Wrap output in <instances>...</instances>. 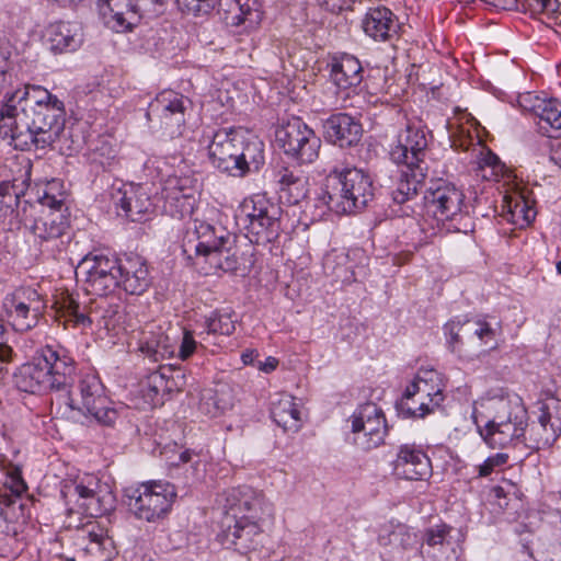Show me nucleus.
Masks as SVG:
<instances>
[{"instance_id": "nucleus-1", "label": "nucleus", "mask_w": 561, "mask_h": 561, "mask_svg": "<svg viewBox=\"0 0 561 561\" xmlns=\"http://www.w3.org/2000/svg\"><path fill=\"white\" fill-rule=\"evenodd\" d=\"M57 104L39 110L0 111V137L10 139L20 150L45 149L58 142L60 150L72 154L82 147L83 139L75 138L71 127L66 128L65 106Z\"/></svg>"}, {"instance_id": "nucleus-2", "label": "nucleus", "mask_w": 561, "mask_h": 561, "mask_svg": "<svg viewBox=\"0 0 561 561\" xmlns=\"http://www.w3.org/2000/svg\"><path fill=\"white\" fill-rule=\"evenodd\" d=\"M490 415L474 407L473 421L483 440L492 448H506L526 438L528 413L523 399L505 389H493L482 403Z\"/></svg>"}, {"instance_id": "nucleus-3", "label": "nucleus", "mask_w": 561, "mask_h": 561, "mask_svg": "<svg viewBox=\"0 0 561 561\" xmlns=\"http://www.w3.org/2000/svg\"><path fill=\"white\" fill-rule=\"evenodd\" d=\"M76 363L69 352L59 344L38 348L32 360L14 374V385L23 392L42 393L65 390L72 383Z\"/></svg>"}, {"instance_id": "nucleus-4", "label": "nucleus", "mask_w": 561, "mask_h": 561, "mask_svg": "<svg viewBox=\"0 0 561 561\" xmlns=\"http://www.w3.org/2000/svg\"><path fill=\"white\" fill-rule=\"evenodd\" d=\"M208 153L215 168L238 178L257 172L265 162L264 142L237 128L217 130Z\"/></svg>"}, {"instance_id": "nucleus-5", "label": "nucleus", "mask_w": 561, "mask_h": 561, "mask_svg": "<svg viewBox=\"0 0 561 561\" xmlns=\"http://www.w3.org/2000/svg\"><path fill=\"white\" fill-rule=\"evenodd\" d=\"M193 231H187L183 242V252H194L197 260L203 259L210 268L234 272L239 267V257L234 247V237L222 227L213 226L197 219Z\"/></svg>"}, {"instance_id": "nucleus-6", "label": "nucleus", "mask_w": 561, "mask_h": 561, "mask_svg": "<svg viewBox=\"0 0 561 561\" xmlns=\"http://www.w3.org/2000/svg\"><path fill=\"white\" fill-rule=\"evenodd\" d=\"M333 182L332 192L323 199L328 207L337 214H352L363 209L374 197L373 181L368 174L357 168L343 171L333 170L329 178Z\"/></svg>"}, {"instance_id": "nucleus-7", "label": "nucleus", "mask_w": 561, "mask_h": 561, "mask_svg": "<svg viewBox=\"0 0 561 561\" xmlns=\"http://www.w3.org/2000/svg\"><path fill=\"white\" fill-rule=\"evenodd\" d=\"M424 198L427 211L448 231L467 233L472 230L465 194L454 183L440 179L432 181Z\"/></svg>"}, {"instance_id": "nucleus-8", "label": "nucleus", "mask_w": 561, "mask_h": 561, "mask_svg": "<svg viewBox=\"0 0 561 561\" xmlns=\"http://www.w3.org/2000/svg\"><path fill=\"white\" fill-rule=\"evenodd\" d=\"M444 332L450 352L463 360L478 356L476 340L485 346L483 353L497 346L496 329L483 319H453L444 325Z\"/></svg>"}, {"instance_id": "nucleus-9", "label": "nucleus", "mask_w": 561, "mask_h": 561, "mask_svg": "<svg viewBox=\"0 0 561 561\" xmlns=\"http://www.w3.org/2000/svg\"><path fill=\"white\" fill-rule=\"evenodd\" d=\"M66 404L75 412L91 416L99 424L112 426L118 417L117 411L104 393V387L94 375L83 376L77 387L67 393Z\"/></svg>"}, {"instance_id": "nucleus-10", "label": "nucleus", "mask_w": 561, "mask_h": 561, "mask_svg": "<svg viewBox=\"0 0 561 561\" xmlns=\"http://www.w3.org/2000/svg\"><path fill=\"white\" fill-rule=\"evenodd\" d=\"M182 12L206 15L218 8L227 25L254 30L262 21L259 0H176Z\"/></svg>"}, {"instance_id": "nucleus-11", "label": "nucleus", "mask_w": 561, "mask_h": 561, "mask_svg": "<svg viewBox=\"0 0 561 561\" xmlns=\"http://www.w3.org/2000/svg\"><path fill=\"white\" fill-rule=\"evenodd\" d=\"M175 496L170 483H144L128 491L127 505L138 519L154 523L167 516Z\"/></svg>"}, {"instance_id": "nucleus-12", "label": "nucleus", "mask_w": 561, "mask_h": 561, "mask_svg": "<svg viewBox=\"0 0 561 561\" xmlns=\"http://www.w3.org/2000/svg\"><path fill=\"white\" fill-rule=\"evenodd\" d=\"M275 137L285 154L300 164L312 163L319 157L321 139L298 117L278 127Z\"/></svg>"}, {"instance_id": "nucleus-13", "label": "nucleus", "mask_w": 561, "mask_h": 561, "mask_svg": "<svg viewBox=\"0 0 561 561\" xmlns=\"http://www.w3.org/2000/svg\"><path fill=\"white\" fill-rule=\"evenodd\" d=\"M432 138V133L421 121L408 122L390 150L391 160L398 165L427 170L425 157Z\"/></svg>"}, {"instance_id": "nucleus-14", "label": "nucleus", "mask_w": 561, "mask_h": 561, "mask_svg": "<svg viewBox=\"0 0 561 561\" xmlns=\"http://www.w3.org/2000/svg\"><path fill=\"white\" fill-rule=\"evenodd\" d=\"M54 307L57 317L65 320V327L71 324L73 328L85 330L93 322H103L107 330L115 328L114 317L117 312L111 306L107 308L81 306L72 295L61 293L57 296Z\"/></svg>"}, {"instance_id": "nucleus-15", "label": "nucleus", "mask_w": 561, "mask_h": 561, "mask_svg": "<svg viewBox=\"0 0 561 561\" xmlns=\"http://www.w3.org/2000/svg\"><path fill=\"white\" fill-rule=\"evenodd\" d=\"M257 519L256 515L237 519L234 515L224 516L220 523L221 530L217 536L219 542L243 554L256 550L264 538Z\"/></svg>"}, {"instance_id": "nucleus-16", "label": "nucleus", "mask_w": 561, "mask_h": 561, "mask_svg": "<svg viewBox=\"0 0 561 561\" xmlns=\"http://www.w3.org/2000/svg\"><path fill=\"white\" fill-rule=\"evenodd\" d=\"M354 442L360 448L369 450L380 446L387 434L386 417L374 402L359 405L351 416Z\"/></svg>"}, {"instance_id": "nucleus-17", "label": "nucleus", "mask_w": 561, "mask_h": 561, "mask_svg": "<svg viewBox=\"0 0 561 561\" xmlns=\"http://www.w3.org/2000/svg\"><path fill=\"white\" fill-rule=\"evenodd\" d=\"M119 261L103 254L87 255L79 263L77 273L84 275L90 290L105 296L118 287Z\"/></svg>"}, {"instance_id": "nucleus-18", "label": "nucleus", "mask_w": 561, "mask_h": 561, "mask_svg": "<svg viewBox=\"0 0 561 561\" xmlns=\"http://www.w3.org/2000/svg\"><path fill=\"white\" fill-rule=\"evenodd\" d=\"M67 209L31 207L25 216V226L41 240L47 241L61 237L68 228Z\"/></svg>"}, {"instance_id": "nucleus-19", "label": "nucleus", "mask_w": 561, "mask_h": 561, "mask_svg": "<svg viewBox=\"0 0 561 561\" xmlns=\"http://www.w3.org/2000/svg\"><path fill=\"white\" fill-rule=\"evenodd\" d=\"M453 527L438 524L423 533L420 552L424 561H457L456 543L451 540Z\"/></svg>"}, {"instance_id": "nucleus-20", "label": "nucleus", "mask_w": 561, "mask_h": 561, "mask_svg": "<svg viewBox=\"0 0 561 561\" xmlns=\"http://www.w3.org/2000/svg\"><path fill=\"white\" fill-rule=\"evenodd\" d=\"M55 103L58 106H65L64 103L47 89L41 85L25 84L12 93H7L0 111L9 113L28 110H39L42 107H53Z\"/></svg>"}, {"instance_id": "nucleus-21", "label": "nucleus", "mask_w": 561, "mask_h": 561, "mask_svg": "<svg viewBox=\"0 0 561 561\" xmlns=\"http://www.w3.org/2000/svg\"><path fill=\"white\" fill-rule=\"evenodd\" d=\"M112 201L131 221H140L153 211L151 198L142 185L123 184L112 193Z\"/></svg>"}, {"instance_id": "nucleus-22", "label": "nucleus", "mask_w": 561, "mask_h": 561, "mask_svg": "<svg viewBox=\"0 0 561 561\" xmlns=\"http://www.w3.org/2000/svg\"><path fill=\"white\" fill-rule=\"evenodd\" d=\"M161 115V124L165 134L171 137H179L183 134L185 124V100L174 91H163L151 105Z\"/></svg>"}, {"instance_id": "nucleus-23", "label": "nucleus", "mask_w": 561, "mask_h": 561, "mask_svg": "<svg viewBox=\"0 0 561 561\" xmlns=\"http://www.w3.org/2000/svg\"><path fill=\"white\" fill-rule=\"evenodd\" d=\"M324 138L340 148L357 145L363 135L362 124L346 113L331 115L323 123Z\"/></svg>"}, {"instance_id": "nucleus-24", "label": "nucleus", "mask_w": 561, "mask_h": 561, "mask_svg": "<svg viewBox=\"0 0 561 561\" xmlns=\"http://www.w3.org/2000/svg\"><path fill=\"white\" fill-rule=\"evenodd\" d=\"M393 470L400 478L420 481L431 477L432 466L425 453L414 446L403 445L393 462Z\"/></svg>"}, {"instance_id": "nucleus-25", "label": "nucleus", "mask_w": 561, "mask_h": 561, "mask_svg": "<svg viewBox=\"0 0 561 561\" xmlns=\"http://www.w3.org/2000/svg\"><path fill=\"white\" fill-rule=\"evenodd\" d=\"M364 33L376 42H387L398 36L397 16L386 7L370 8L362 20Z\"/></svg>"}, {"instance_id": "nucleus-26", "label": "nucleus", "mask_w": 561, "mask_h": 561, "mask_svg": "<svg viewBox=\"0 0 561 561\" xmlns=\"http://www.w3.org/2000/svg\"><path fill=\"white\" fill-rule=\"evenodd\" d=\"M263 497L253 488L242 485L232 488L225 493V516L234 515L237 518L259 516Z\"/></svg>"}, {"instance_id": "nucleus-27", "label": "nucleus", "mask_w": 561, "mask_h": 561, "mask_svg": "<svg viewBox=\"0 0 561 561\" xmlns=\"http://www.w3.org/2000/svg\"><path fill=\"white\" fill-rule=\"evenodd\" d=\"M118 287L130 295L142 294L149 285L148 268L139 256L121 259L118 268Z\"/></svg>"}, {"instance_id": "nucleus-28", "label": "nucleus", "mask_w": 561, "mask_h": 561, "mask_svg": "<svg viewBox=\"0 0 561 561\" xmlns=\"http://www.w3.org/2000/svg\"><path fill=\"white\" fill-rule=\"evenodd\" d=\"M198 193V182L192 174H170L163 181L162 194L167 201L180 203L183 201L182 209L185 205L193 208L195 195Z\"/></svg>"}, {"instance_id": "nucleus-29", "label": "nucleus", "mask_w": 561, "mask_h": 561, "mask_svg": "<svg viewBox=\"0 0 561 561\" xmlns=\"http://www.w3.org/2000/svg\"><path fill=\"white\" fill-rule=\"evenodd\" d=\"M405 396L420 397L425 400L432 409L439 407L443 401V390L438 373L433 369L420 370L414 380L405 389Z\"/></svg>"}, {"instance_id": "nucleus-30", "label": "nucleus", "mask_w": 561, "mask_h": 561, "mask_svg": "<svg viewBox=\"0 0 561 561\" xmlns=\"http://www.w3.org/2000/svg\"><path fill=\"white\" fill-rule=\"evenodd\" d=\"M50 48L57 53L73 51L83 41L82 27L78 22H55L47 28Z\"/></svg>"}, {"instance_id": "nucleus-31", "label": "nucleus", "mask_w": 561, "mask_h": 561, "mask_svg": "<svg viewBox=\"0 0 561 561\" xmlns=\"http://www.w3.org/2000/svg\"><path fill=\"white\" fill-rule=\"evenodd\" d=\"M139 350L152 362L170 358L175 353V347L160 327L150 325L142 332Z\"/></svg>"}, {"instance_id": "nucleus-32", "label": "nucleus", "mask_w": 561, "mask_h": 561, "mask_svg": "<svg viewBox=\"0 0 561 561\" xmlns=\"http://www.w3.org/2000/svg\"><path fill=\"white\" fill-rule=\"evenodd\" d=\"M280 214V207L275 204L265 211V215L260 216L247 230L250 241L256 244L275 241L282 230Z\"/></svg>"}, {"instance_id": "nucleus-33", "label": "nucleus", "mask_w": 561, "mask_h": 561, "mask_svg": "<svg viewBox=\"0 0 561 561\" xmlns=\"http://www.w3.org/2000/svg\"><path fill=\"white\" fill-rule=\"evenodd\" d=\"M391 196L394 203L404 204L416 197L427 176V170L421 167H403Z\"/></svg>"}, {"instance_id": "nucleus-34", "label": "nucleus", "mask_w": 561, "mask_h": 561, "mask_svg": "<svg viewBox=\"0 0 561 561\" xmlns=\"http://www.w3.org/2000/svg\"><path fill=\"white\" fill-rule=\"evenodd\" d=\"M271 415L284 432L296 433L301 426L300 411L289 394H277V399L272 401Z\"/></svg>"}, {"instance_id": "nucleus-35", "label": "nucleus", "mask_w": 561, "mask_h": 561, "mask_svg": "<svg viewBox=\"0 0 561 561\" xmlns=\"http://www.w3.org/2000/svg\"><path fill=\"white\" fill-rule=\"evenodd\" d=\"M331 78L339 88L357 87L363 80L360 61L352 55H342L332 64Z\"/></svg>"}, {"instance_id": "nucleus-36", "label": "nucleus", "mask_w": 561, "mask_h": 561, "mask_svg": "<svg viewBox=\"0 0 561 561\" xmlns=\"http://www.w3.org/2000/svg\"><path fill=\"white\" fill-rule=\"evenodd\" d=\"M233 316V311L228 309H218L211 312L205 320L206 332L199 334L201 347L207 348L210 335H231L236 330Z\"/></svg>"}, {"instance_id": "nucleus-37", "label": "nucleus", "mask_w": 561, "mask_h": 561, "mask_svg": "<svg viewBox=\"0 0 561 561\" xmlns=\"http://www.w3.org/2000/svg\"><path fill=\"white\" fill-rule=\"evenodd\" d=\"M232 405L229 389H204L201 393L198 410L209 417H216L230 410Z\"/></svg>"}, {"instance_id": "nucleus-38", "label": "nucleus", "mask_w": 561, "mask_h": 561, "mask_svg": "<svg viewBox=\"0 0 561 561\" xmlns=\"http://www.w3.org/2000/svg\"><path fill=\"white\" fill-rule=\"evenodd\" d=\"M108 12H103L105 16H108V22L114 21V28L117 31L131 30L136 24L138 18L137 3L134 4L131 0H110L107 1Z\"/></svg>"}, {"instance_id": "nucleus-39", "label": "nucleus", "mask_w": 561, "mask_h": 561, "mask_svg": "<svg viewBox=\"0 0 561 561\" xmlns=\"http://www.w3.org/2000/svg\"><path fill=\"white\" fill-rule=\"evenodd\" d=\"M501 216L518 227L528 226L536 217V211L519 195H505L502 201Z\"/></svg>"}, {"instance_id": "nucleus-40", "label": "nucleus", "mask_w": 561, "mask_h": 561, "mask_svg": "<svg viewBox=\"0 0 561 561\" xmlns=\"http://www.w3.org/2000/svg\"><path fill=\"white\" fill-rule=\"evenodd\" d=\"M274 203L265 198L263 195H254L252 197L243 199L240 206L237 209L236 218L239 224L243 226L245 230L250 228L257 218L265 215V211L268 210Z\"/></svg>"}, {"instance_id": "nucleus-41", "label": "nucleus", "mask_w": 561, "mask_h": 561, "mask_svg": "<svg viewBox=\"0 0 561 561\" xmlns=\"http://www.w3.org/2000/svg\"><path fill=\"white\" fill-rule=\"evenodd\" d=\"M3 309L15 331L25 332L37 325L43 313L3 299Z\"/></svg>"}, {"instance_id": "nucleus-42", "label": "nucleus", "mask_w": 561, "mask_h": 561, "mask_svg": "<svg viewBox=\"0 0 561 561\" xmlns=\"http://www.w3.org/2000/svg\"><path fill=\"white\" fill-rule=\"evenodd\" d=\"M37 203L31 204V207H49L67 209L65 206L66 192L64 184L59 180H51L37 190Z\"/></svg>"}, {"instance_id": "nucleus-43", "label": "nucleus", "mask_w": 561, "mask_h": 561, "mask_svg": "<svg viewBox=\"0 0 561 561\" xmlns=\"http://www.w3.org/2000/svg\"><path fill=\"white\" fill-rule=\"evenodd\" d=\"M559 435L556 430H551L538 419L528 430L526 428V438H523L522 442L530 448L543 449L551 446Z\"/></svg>"}, {"instance_id": "nucleus-44", "label": "nucleus", "mask_w": 561, "mask_h": 561, "mask_svg": "<svg viewBox=\"0 0 561 561\" xmlns=\"http://www.w3.org/2000/svg\"><path fill=\"white\" fill-rule=\"evenodd\" d=\"M4 300L31 308L32 311L44 313L46 300L32 287H19L4 297Z\"/></svg>"}, {"instance_id": "nucleus-45", "label": "nucleus", "mask_w": 561, "mask_h": 561, "mask_svg": "<svg viewBox=\"0 0 561 561\" xmlns=\"http://www.w3.org/2000/svg\"><path fill=\"white\" fill-rule=\"evenodd\" d=\"M536 114L540 119V128L546 129L545 123L552 130H561V101L557 99L543 100L536 106Z\"/></svg>"}, {"instance_id": "nucleus-46", "label": "nucleus", "mask_w": 561, "mask_h": 561, "mask_svg": "<svg viewBox=\"0 0 561 561\" xmlns=\"http://www.w3.org/2000/svg\"><path fill=\"white\" fill-rule=\"evenodd\" d=\"M379 541L383 545H390L394 548L403 550L410 549L416 545V534L413 533L407 525L398 524L388 534L379 537Z\"/></svg>"}, {"instance_id": "nucleus-47", "label": "nucleus", "mask_w": 561, "mask_h": 561, "mask_svg": "<svg viewBox=\"0 0 561 561\" xmlns=\"http://www.w3.org/2000/svg\"><path fill=\"white\" fill-rule=\"evenodd\" d=\"M112 501L113 496L111 492L105 490L102 494V490L100 488L85 502H82L81 506L85 514L96 517L111 510Z\"/></svg>"}, {"instance_id": "nucleus-48", "label": "nucleus", "mask_w": 561, "mask_h": 561, "mask_svg": "<svg viewBox=\"0 0 561 561\" xmlns=\"http://www.w3.org/2000/svg\"><path fill=\"white\" fill-rule=\"evenodd\" d=\"M538 419L551 430H556L561 434V400L549 398L543 401Z\"/></svg>"}, {"instance_id": "nucleus-49", "label": "nucleus", "mask_w": 561, "mask_h": 561, "mask_svg": "<svg viewBox=\"0 0 561 561\" xmlns=\"http://www.w3.org/2000/svg\"><path fill=\"white\" fill-rule=\"evenodd\" d=\"M165 380L163 375L158 371L151 373L145 381L141 382V392L144 398L151 404L157 403L160 390L164 387Z\"/></svg>"}, {"instance_id": "nucleus-50", "label": "nucleus", "mask_w": 561, "mask_h": 561, "mask_svg": "<svg viewBox=\"0 0 561 561\" xmlns=\"http://www.w3.org/2000/svg\"><path fill=\"white\" fill-rule=\"evenodd\" d=\"M415 397H410L409 399L404 394L401 402L400 409L402 413L412 417H424L428 413L433 412L432 407L425 400H422L420 397L415 400Z\"/></svg>"}, {"instance_id": "nucleus-51", "label": "nucleus", "mask_w": 561, "mask_h": 561, "mask_svg": "<svg viewBox=\"0 0 561 561\" xmlns=\"http://www.w3.org/2000/svg\"><path fill=\"white\" fill-rule=\"evenodd\" d=\"M308 191V179L304 178L297 182H294L282 193L287 198L289 204L296 205L307 197Z\"/></svg>"}, {"instance_id": "nucleus-52", "label": "nucleus", "mask_w": 561, "mask_h": 561, "mask_svg": "<svg viewBox=\"0 0 561 561\" xmlns=\"http://www.w3.org/2000/svg\"><path fill=\"white\" fill-rule=\"evenodd\" d=\"M197 345L201 346L199 341L197 342L195 340L193 332L184 330L182 342L179 347V358L182 360L190 358L196 351Z\"/></svg>"}, {"instance_id": "nucleus-53", "label": "nucleus", "mask_w": 561, "mask_h": 561, "mask_svg": "<svg viewBox=\"0 0 561 561\" xmlns=\"http://www.w3.org/2000/svg\"><path fill=\"white\" fill-rule=\"evenodd\" d=\"M533 14H551L557 11L558 0H525L524 4Z\"/></svg>"}, {"instance_id": "nucleus-54", "label": "nucleus", "mask_w": 561, "mask_h": 561, "mask_svg": "<svg viewBox=\"0 0 561 561\" xmlns=\"http://www.w3.org/2000/svg\"><path fill=\"white\" fill-rule=\"evenodd\" d=\"M508 456L506 454H496L494 456L489 457L484 460L482 465L479 466V476L488 477L490 476L496 467H501L506 463Z\"/></svg>"}, {"instance_id": "nucleus-55", "label": "nucleus", "mask_w": 561, "mask_h": 561, "mask_svg": "<svg viewBox=\"0 0 561 561\" xmlns=\"http://www.w3.org/2000/svg\"><path fill=\"white\" fill-rule=\"evenodd\" d=\"M306 178L304 174L289 170L288 168H283L279 170L277 174V183L279 185V191L284 192L288 186H290L294 182Z\"/></svg>"}, {"instance_id": "nucleus-56", "label": "nucleus", "mask_w": 561, "mask_h": 561, "mask_svg": "<svg viewBox=\"0 0 561 561\" xmlns=\"http://www.w3.org/2000/svg\"><path fill=\"white\" fill-rule=\"evenodd\" d=\"M357 0H317V3L331 13H340L350 10Z\"/></svg>"}, {"instance_id": "nucleus-57", "label": "nucleus", "mask_w": 561, "mask_h": 561, "mask_svg": "<svg viewBox=\"0 0 561 561\" xmlns=\"http://www.w3.org/2000/svg\"><path fill=\"white\" fill-rule=\"evenodd\" d=\"M100 488L101 485L99 481H96L93 478H90L88 483L80 482L75 484V493L78 495L80 500L85 502Z\"/></svg>"}, {"instance_id": "nucleus-58", "label": "nucleus", "mask_w": 561, "mask_h": 561, "mask_svg": "<svg viewBox=\"0 0 561 561\" xmlns=\"http://www.w3.org/2000/svg\"><path fill=\"white\" fill-rule=\"evenodd\" d=\"M480 167L483 169L484 167H489L492 169V174L495 175L497 172L502 170V164L496 154L491 151H486L482 154L480 160Z\"/></svg>"}, {"instance_id": "nucleus-59", "label": "nucleus", "mask_w": 561, "mask_h": 561, "mask_svg": "<svg viewBox=\"0 0 561 561\" xmlns=\"http://www.w3.org/2000/svg\"><path fill=\"white\" fill-rule=\"evenodd\" d=\"M13 351L12 348L0 342V379H2L7 373L3 364L9 363L12 359Z\"/></svg>"}, {"instance_id": "nucleus-60", "label": "nucleus", "mask_w": 561, "mask_h": 561, "mask_svg": "<svg viewBox=\"0 0 561 561\" xmlns=\"http://www.w3.org/2000/svg\"><path fill=\"white\" fill-rule=\"evenodd\" d=\"M278 360L274 357L266 358L265 362H260L259 368L265 373H271L277 367Z\"/></svg>"}, {"instance_id": "nucleus-61", "label": "nucleus", "mask_w": 561, "mask_h": 561, "mask_svg": "<svg viewBox=\"0 0 561 561\" xmlns=\"http://www.w3.org/2000/svg\"><path fill=\"white\" fill-rule=\"evenodd\" d=\"M95 526H92L91 529H88V537L92 542L101 545L103 542L104 536L102 533L95 531Z\"/></svg>"}, {"instance_id": "nucleus-62", "label": "nucleus", "mask_w": 561, "mask_h": 561, "mask_svg": "<svg viewBox=\"0 0 561 561\" xmlns=\"http://www.w3.org/2000/svg\"><path fill=\"white\" fill-rule=\"evenodd\" d=\"M347 255L345 253H332L329 254L325 259V267H329L332 261H339L341 263L345 262Z\"/></svg>"}, {"instance_id": "nucleus-63", "label": "nucleus", "mask_w": 561, "mask_h": 561, "mask_svg": "<svg viewBox=\"0 0 561 561\" xmlns=\"http://www.w3.org/2000/svg\"><path fill=\"white\" fill-rule=\"evenodd\" d=\"M163 0H139L137 7L139 10L149 9L150 5H162Z\"/></svg>"}, {"instance_id": "nucleus-64", "label": "nucleus", "mask_w": 561, "mask_h": 561, "mask_svg": "<svg viewBox=\"0 0 561 561\" xmlns=\"http://www.w3.org/2000/svg\"><path fill=\"white\" fill-rule=\"evenodd\" d=\"M257 354L254 351H248L242 354V362L245 365L252 364Z\"/></svg>"}]
</instances>
